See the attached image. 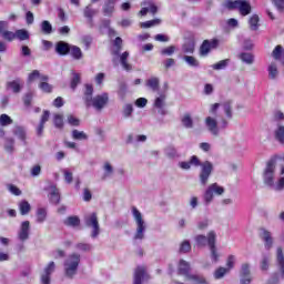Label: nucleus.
<instances>
[{
    "instance_id": "f8f14e48",
    "label": "nucleus",
    "mask_w": 284,
    "mask_h": 284,
    "mask_svg": "<svg viewBox=\"0 0 284 284\" xmlns=\"http://www.w3.org/2000/svg\"><path fill=\"white\" fill-rule=\"evenodd\" d=\"M109 101L110 95H108V93L98 94L93 98L91 106L94 108V110H98V112H101V110L108 105Z\"/></svg>"
},
{
    "instance_id": "774afa93",
    "label": "nucleus",
    "mask_w": 284,
    "mask_h": 284,
    "mask_svg": "<svg viewBox=\"0 0 284 284\" xmlns=\"http://www.w3.org/2000/svg\"><path fill=\"white\" fill-rule=\"evenodd\" d=\"M278 12H284V0H272Z\"/></svg>"
},
{
    "instance_id": "8fccbe9b",
    "label": "nucleus",
    "mask_w": 284,
    "mask_h": 284,
    "mask_svg": "<svg viewBox=\"0 0 284 284\" xmlns=\"http://www.w3.org/2000/svg\"><path fill=\"white\" fill-rule=\"evenodd\" d=\"M154 108H165V94H160L154 101Z\"/></svg>"
},
{
    "instance_id": "4c0bfd02",
    "label": "nucleus",
    "mask_w": 284,
    "mask_h": 284,
    "mask_svg": "<svg viewBox=\"0 0 284 284\" xmlns=\"http://www.w3.org/2000/svg\"><path fill=\"white\" fill-rule=\"evenodd\" d=\"M128 57H130V52L128 51L123 52L122 55L120 57V62L123 69L129 71V70H132V65L128 63Z\"/></svg>"
},
{
    "instance_id": "a878e982",
    "label": "nucleus",
    "mask_w": 284,
    "mask_h": 284,
    "mask_svg": "<svg viewBox=\"0 0 284 284\" xmlns=\"http://www.w3.org/2000/svg\"><path fill=\"white\" fill-rule=\"evenodd\" d=\"M196 48V42H194V40L189 39L185 40V42L182 45V52H184V54H194V50Z\"/></svg>"
},
{
    "instance_id": "c9c22d12",
    "label": "nucleus",
    "mask_w": 284,
    "mask_h": 284,
    "mask_svg": "<svg viewBox=\"0 0 284 284\" xmlns=\"http://www.w3.org/2000/svg\"><path fill=\"white\" fill-rule=\"evenodd\" d=\"M72 139L74 141H88V134L83 131L73 130L72 131Z\"/></svg>"
},
{
    "instance_id": "49530a36",
    "label": "nucleus",
    "mask_w": 284,
    "mask_h": 284,
    "mask_svg": "<svg viewBox=\"0 0 284 284\" xmlns=\"http://www.w3.org/2000/svg\"><path fill=\"white\" fill-rule=\"evenodd\" d=\"M13 121L12 118H10V115L3 113L0 115V125L2 128H6V125H12Z\"/></svg>"
},
{
    "instance_id": "7c9ffc66",
    "label": "nucleus",
    "mask_w": 284,
    "mask_h": 284,
    "mask_svg": "<svg viewBox=\"0 0 284 284\" xmlns=\"http://www.w3.org/2000/svg\"><path fill=\"white\" fill-rule=\"evenodd\" d=\"M19 210H20V214L22 216H26L27 214H30V210H32V206L28 201L23 200L19 203Z\"/></svg>"
},
{
    "instance_id": "f3484780",
    "label": "nucleus",
    "mask_w": 284,
    "mask_h": 284,
    "mask_svg": "<svg viewBox=\"0 0 284 284\" xmlns=\"http://www.w3.org/2000/svg\"><path fill=\"white\" fill-rule=\"evenodd\" d=\"M148 278H150V275H148L145 266H138L134 272L133 284H142L143 281H148Z\"/></svg>"
},
{
    "instance_id": "6ab92c4d",
    "label": "nucleus",
    "mask_w": 284,
    "mask_h": 284,
    "mask_svg": "<svg viewBox=\"0 0 284 284\" xmlns=\"http://www.w3.org/2000/svg\"><path fill=\"white\" fill-rule=\"evenodd\" d=\"M48 121H50V111L44 110L39 124L36 128V132H37V136H43V130L45 128V123H48Z\"/></svg>"
},
{
    "instance_id": "58836bf2",
    "label": "nucleus",
    "mask_w": 284,
    "mask_h": 284,
    "mask_svg": "<svg viewBox=\"0 0 284 284\" xmlns=\"http://www.w3.org/2000/svg\"><path fill=\"white\" fill-rule=\"evenodd\" d=\"M43 34H52V24L48 20H43L40 24Z\"/></svg>"
},
{
    "instance_id": "7ed1b4c3",
    "label": "nucleus",
    "mask_w": 284,
    "mask_h": 284,
    "mask_svg": "<svg viewBox=\"0 0 284 284\" xmlns=\"http://www.w3.org/2000/svg\"><path fill=\"white\" fill-rule=\"evenodd\" d=\"M190 264L185 260H180L178 266V274H180V276H185L186 281H193L194 284H207L203 275L190 274Z\"/></svg>"
},
{
    "instance_id": "72a5a7b5",
    "label": "nucleus",
    "mask_w": 284,
    "mask_h": 284,
    "mask_svg": "<svg viewBox=\"0 0 284 284\" xmlns=\"http://www.w3.org/2000/svg\"><path fill=\"white\" fill-rule=\"evenodd\" d=\"M277 264L281 270L282 278H284V255H283V248H277Z\"/></svg>"
},
{
    "instance_id": "338daca9",
    "label": "nucleus",
    "mask_w": 284,
    "mask_h": 284,
    "mask_svg": "<svg viewBox=\"0 0 284 284\" xmlns=\"http://www.w3.org/2000/svg\"><path fill=\"white\" fill-rule=\"evenodd\" d=\"M190 250H192V245L190 244V241H184L181 244L180 252H182L183 254H186V252H190Z\"/></svg>"
},
{
    "instance_id": "6e6552de",
    "label": "nucleus",
    "mask_w": 284,
    "mask_h": 284,
    "mask_svg": "<svg viewBox=\"0 0 284 284\" xmlns=\"http://www.w3.org/2000/svg\"><path fill=\"white\" fill-rule=\"evenodd\" d=\"M214 194H216L217 196H221L225 194V189L219 185V183H213L209 185L203 194L204 205H210V203L214 201Z\"/></svg>"
},
{
    "instance_id": "20e7f679",
    "label": "nucleus",
    "mask_w": 284,
    "mask_h": 284,
    "mask_svg": "<svg viewBox=\"0 0 284 284\" xmlns=\"http://www.w3.org/2000/svg\"><path fill=\"white\" fill-rule=\"evenodd\" d=\"M132 214H133V219L136 223L134 241H143V239H145V230H148L145 220H143V214H141V211H139V209H136V206H132Z\"/></svg>"
},
{
    "instance_id": "c756f323",
    "label": "nucleus",
    "mask_w": 284,
    "mask_h": 284,
    "mask_svg": "<svg viewBox=\"0 0 284 284\" xmlns=\"http://www.w3.org/2000/svg\"><path fill=\"white\" fill-rule=\"evenodd\" d=\"M69 54H71V57L75 59V61H80V59H83V51H81V48L77 45L70 47Z\"/></svg>"
},
{
    "instance_id": "0eeeda50",
    "label": "nucleus",
    "mask_w": 284,
    "mask_h": 284,
    "mask_svg": "<svg viewBox=\"0 0 284 284\" xmlns=\"http://www.w3.org/2000/svg\"><path fill=\"white\" fill-rule=\"evenodd\" d=\"M227 125H230V122H227L225 118H222L220 123L215 118H205V126L207 128L209 132L213 134V136H219L221 130H226Z\"/></svg>"
},
{
    "instance_id": "a18cd8bd",
    "label": "nucleus",
    "mask_w": 284,
    "mask_h": 284,
    "mask_svg": "<svg viewBox=\"0 0 284 284\" xmlns=\"http://www.w3.org/2000/svg\"><path fill=\"white\" fill-rule=\"evenodd\" d=\"M268 77L270 79H276L278 77V67L274 62L268 65Z\"/></svg>"
},
{
    "instance_id": "680f3d73",
    "label": "nucleus",
    "mask_w": 284,
    "mask_h": 284,
    "mask_svg": "<svg viewBox=\"0 0 284 284\" xmlns=\"http://www.w3.org/2000/svg\"><path fill=\"white\" fill-rule=\"evenodd\" d=\"M4 150L9 153L14 152V139H7V143L4 144Z\"/></svg>"
},
{
    "instance_id": "052dcab7",
    "label": "nucleus",
    "mask_w": 284,
    "mask_h": 284,
    "mask_svg": "<svg viewBox=\"0 0 284 284\" xmlns=\"http://www.w3.org/2000/svg\"><path fill=\"white\" fill-rule=\"evenodd\" d=\"M62 174L64 175L65 183H68V184L72 183L73 174L71 171H69L68 169H63Z\"/></svg>"
},
{
    "instance_id": "e2e57ef3",
    "label": "nucleus",
    "mask_w": 284,
    "mask_h": 284,
    "mask_svg": "<svg viewBox=\"0 0 284 284\" xmlns=\"http://www.w3.org/2000/svg\"><path fill=\"white\" fill-rule=\"evenodd\" d=\"M68 123L70 125H73V128H79V125H81V120H79V118H75L74 115H69Z\"/></svg>"
},
{
    "instance_id": "0e129e2a",
    "label": "nucleus",
    "mask_w": 284,
    "mask_h": 284,
    "mask_svg": "<svg viewBox=\"0 0 284 284\" xmlns=\"http://www.w3.org/2000/svg\"><path fill=\"white\" fill-rule=\"evenodd\" d=\"M132 112H134V106H132V104H125L123 108V115L128 119L132 116Z\"/></svg>"
},
{
    "instance_id": "a19ab883",
    "label": "nucleus",
    "mask_w": 284,
    "mask_h": 284,
    "mask_svg": "<svg viewBox=\"0 0 284 284\" xmlns=\"http://www.w3.org/2000/svg\"><path fill=\"white\" fill-rule=\"evenodd\" d=\"M183 60L185 61V63H187V65H190L191 68H199V65H201V63L196 60V58L192 57V55H184Z\"/></svg>"
},
{
    "instance_id": "dca6fc26",
    "label": "nucleus",
    "mask_w": 284,
    "mask_h": 284,
    "mask_svg": "<svg viewBox=\"0 0 284 284\" xmlns=\"http://www.w3.org/2000/svg\"><path fill=\"white\" fill-rule=\"evenodd\" d=\"M8 21H0V37L4 39V41H14L16 32L8 31Z\"/></svg>"
},
{
    "instance_id": "5701e85b",
    "label": "nucleus",
    "mask_w": 284,
    "mask_h": 284,
    "mask_svg": "<svg viewBox=\"0 0 284 284\" xmlns=\"http://www.w3.org/2000/svg\"><path fill=\"white\" fill-rule=\"evenodd\" d=\"M142 6H145V7H143V8L140 10L141 17H145V14H148V12H151V14H156V12H159V8H156V7L154 6V3H152L151 1H144V2H142Z\"/></svg>"
},
{
    "instance_id": "4468645a",
    "label": "nucleus",
    "mask_w": 284,
    "mask_h": 284,
    "mask_svg": "<svg viewBox=\"0 0 284 284\" xmlns=\"http://www.w3.org/2000/svg\"><path fill=\"white\" fill-rule=\"evenodd\" d=\"M216 48H219L217 39L204 40L200 47V54H201V57H207V54H210L211 50H216Z\"/></svg>"
},
{
    "instance_id": "09e8293b",
    "label": "nucleus",
    "mask_w": 284,
    "mask_h": 284,
    "mask_svg": "<svg viewBox=\"0 0 284 284\" xmlns=\"http://www.w3.org/2000/svg\"><path fill=\"white\" fill-rule=\"evenodd\" d=\"M248 23H250L251 30L253 31L258 30V16L257 14L252 16L251 19L248 20Z\"/></svg>"
},
{
    "instance_id": "39448f33",
    "label": "nucleus",
    "mask_w": 284,
    "mask_h": 284,
    "mask_svg": "<svg viewBox=\"0 0 284 284\" xmlns=\"http://www.w3.org/2000/svg\"><path fill=\"white\" fill-rule=\"evenodd\" d=\"M226 10H239L242 17H247L252 13V4L247 0H226L224 2Z\"/></svg>"
},
{
    "instance_id": "de8ad7c7",
    "label": "nucleus",
    "mask_w": 284,
    "mask_h": 284,
    "mask_svg": "<svg viewBox=\"0 0 284 284\" xmlns=\"http://www.w3.org/2000/svg\"><path fill=\"white\" fill-rule=\"evenodd\" d=\"M174 52H176V47L175 45H170V47H166V48L162 49L160 51V54L162 57H172V54H174Z\"/></svg>"
},
{
    "instance_id": "c85d7f7f",
    "label": "nucleus",
    "mask_w": 284,
    "mask_h": 284,
    "mask_svg": "<svg viewBox=\"0 0 284 284\" xmlns=\"http://www.w3.org/2000/svg\"><path fill=\"white\" fill-rule=\"evenodd\" d=\"M36 79H39L40 81H49V77L41 74V72H39V70H33L29 77H28V81L29 83H32V81H36Z\"/></svg>"
},
{
    "instance_id": "79ce46f5",
    "label": "nucleus",
    "mask_w": 284,
    "mask_h": 284,
    "mask_svg": "<svg viewBox=\"0 0 284 284\" xmlns=\"http://www.w3.org/2000/svg\"><path fill=\"white\" fill-rule=\"evenodd\" d=\"M209 239H210V233L207 234V236L197 235L195 236V243L199 247H205V245H207Z\"/></svg>"
},
{
    "instance_id": "cd10ccee",
    "label": "nucleus",
    "mask_w": 284,
    "mask_h": 284,
    "mask_svg": "<svg viewBox=\"0 0 284 284\" xmlns=\"http://www.w3.org/2000/svg\"><path fill=\"white\" fill-rule=\"evenodd\" d=\"M12 133L17 136V139L22 141V143H24V145H26V139H27L26 128L19 126V125L14 126L12 130Z\"/></svg>"
},
{
    "instance_id": "a211bd4d",
    "label": "nucleus",
    "mask_w": 284,
    "mask_h": 284,
    "mask_svg": "<svg viewBox=\"0 0 284 284\" xmlns=\"http://www.w3.org/2000/svg\"><path fill=\"white\" fill-rule=\"evenodd\" d=\"M260 239L264 241V245L266 250H272V246L274 245V239L272 237V232L261 229L260 230Z\"/></svg>"
},
{
    "instance_id": "b1692460",
    "label": "nucleus",
    "mask_w": 284,
    "mask_h": 284,
    "mask_svg": "<svg viewBox=\"0 0 284 284\" xmlns=\"http://www.w3.org/2000/svg\"><path fill=\"white\" fill-rule=\"evenodd\" d=\"M121 50H123V39L118 37L112 41L111 54L113 57H120Z\"/></svg>"
},
{
    "instance_id": "4d7b16f0",
    "label": "nucleus",
    "mask_w": 284,
    "mask_h": 284,
    "mask_svg": "<svg viewBox=\"0 0 284 284\" xmlns=\"http://www.w3.org/2000/svg\"><path fill=\"white\" fill-rule=\"evenodd\" d=\"M53 123H54V126L58 128V130H62V128H63V115L55 114Z\"/></svg>"
},
{
    "instance_id": "5fc2aeb1",
    "label": "nucleus",
    "mask_w": 284,
    "mask_h": 284,
    "mask_svg": "<svg viewBox=\"0 0 284 284\" xmlns=\"http://www.w3.org/2000/svg\"><path fill=\"white\" fill-rule=\"evenodd\" d=\"M227 63H230V60H221L220 62L212 65L213 70H225L227 68Z\"/></svg>"
},
{
    "instance_id": "bf43d9fd",
    "label": "nucleus",
    "mask_w": 284,
    "mask_h": 284,
    "mask_svg": "<svg viewBox=\"0 0 284 284\" xmlns=\"http://www.w3.org/2000/svg\"><path fill=\"white\" fill-rule=\"evenodd\" d=\"M39 88L40 90H42V92H47V93L52 92V85L48 83V81H41L39 84Z\"/></svg>"
},
{
    "instance_id": "f03ea898",
    "label": "nucleus",
    "mask_w": 284,
    "mask_h": 284,
    "mask_svg": "<svg viewBox=\"0 0 284 284\" xmlns=\"http://www.w3.org/2000/svg\"><path fill=\"white\" fill-rule=\"evenodd\" d=\"M191 165H194V168H201L199 179L201 185L205 186L207 185V181H210V176H212V172H214V165L210 161L201 162L199 160V156L192 155L190 159Z\"/></svg>"
},
{
    "instance_id": "2f4dec72",
    "label": "nucleus",
    "mask_w": 284,
    "mask_h": 284,
    "mask_svg": "<svg viewBox=\"0 0 284 284\" xmlns=\"http://www.w3.org/2000/svg\"><path fill=\"white\" fill-rule=\"evenodd\" d=\"M64 225H68L69 227H78V225H81V220L79 216H69L64 220Z\"/></svg>"
},
{
    "instance_id": "bb28decb",
    "label": "nucleus",
    "mask_w": 284,
    "mask_h": 284,
    "mask_svg": "<svg viewBox=\"0 0 284 284\" xmlns=\"http://www.w3.org/2000/svg\"><path fill=\"white\" fill-rule=\"evenodd\" d=\"M145 85H146V88L152 90V92H159V88L161 85V80H159V78H156V77H152L146 80Z\"/></svg>"
},
{
    "instance_id": "69168bd1",
    "label": "nucleus",
    "mask_w": 284,
    "mask_h": 284,
    "mask_svg": "<svg viewBox=\"0 0 284 284\" xmlns=\"http://www.w3.org/2000/svg\"><path fill=\"white\" fill-rule=\"evenodd\" d=\"M93 38L92 36H83L82 43L87 50H90V45H92Z\"/></svg>"
},
{
    "instance_id": "412c9836",
    "label": "nucleus",
    "mask_w": 284,
    "mask_h": 284,
    "mask_svg": "<svg viewBox=\"0 0 284 284\" xmlns=\"http://www.w3.org/2000/svg\"><path fill=\"white\" fill-rule=\"evenodd\" d=\"M70 48H71V45L65 41H58L55 43V52L60 57H65V55L70 54Z\"/></svg>"
},
{
    "instance_id": "4be33fe9",
    "label": "nucleus",
    "mask_w": 284,
    "mask_h": 284,
    "mask_svg": "<svg viewBox=\"0 0 284 284\" xmlns=\"http://www.w3.org/2000/svg\"><path fill=\"white\" fill-rule=\"evenodd\" d=\"M18 236L21 241H28V239H30V221H24L21 223Z\"/></svg>"
},
{
    "instance_id": "e433bc0d",
    "label": "nucleus",
    "mask_w": 284,
    "mask_h": 284,
    "mask_svg": "<svg viewBox=\"0 0 284 284\" xmlns=\"http://www.w3.org/2000/svg\"><path fill=\"white\" fill-rule=\"evenodd\" d=\"M16 39H19V41H28L30 33L26 29H19L16 31Z\"/></svg>"
},
{
    "instance_id": "6e6d98bb",
    "label": "nucleus",
    "mask_w": 284,
    "mask_h": 284,
    "mask_svg": "<svg viewBox=\"0 0 284 284\" xmlns=\"http://www.w3.org/2000/svg\"><path fill=\"white\" fill-rule=\"evenodd\" d=\"M227 272H230L227 268L219 267L214 272V278H216V280L223 278V276H225V274H227Z\"/></svg>"
},
{
    "instance_id": "2eb2a0df",
    "label": "nucleus",
    "mask_w": 284,
    "mask_h": 284,
    "mask_svg": "<svg viewBox=\"0 0 284 284\" xmlns=\"http://www.w3.org/2000/svg\"><path fill=\"white\" fill-rule=\"evenodd\" d=\"M97 14H99V9H94L92 4H89L83 9V17H85L87 23L91 28H94V17H97Z\"/></svg>"
},
{
    "instance_id": "c03bdc74",
    "label": "nucleus",
    "mask_w": 284,
    "mask_h": 284,
    "mask_svg": "<svg viewBox=\"0 0 284 284\" xmlns=\"http://www.w3.org/2000/svg\"><path fill=\"white\" fill-rule=\"evenodd\" d=\"M240 276L241 278H252V275L250 274V264H242Z\"/></svg>"
},
{
    "instance_id": "1a4fd4ad",
    "label": "nucleus",
    "mask_w": 284,
    "mask_h": 284,
    "mask_svg": "<svg viewBox=\"0 0 284 284\" xmlns=\"http://www.w3.org/2000/svg\"><path fill=\"white\" fill-rule=\"evenodd\" d=\"M84 223L87 227H92L91 239H97L101 234V227L99 226V217L97 213L85 215Z\"/></svg>"
},
{
    "instance_id": "393cba45",
    "label": "nucleus",
    "mask_w": 284,
    "mask_h": 284,
    "mask_svg": "<svg viewBox=\"0 0 284 284\" xmlns=\"http://www.w3.org/2000/svg\"><path fill=\"white\" fill-rule=\"evenodd\" d=\"M49 201L53 205H59V203H61V193L59 192V189H57V186H51V191L49 193Z\"/></svg>"
},
{
    "instance_id": "3c124183",
    "label": "nucleus",
    "mask_w": 284,
    "mask_h": 284,
    "mask_svg": "<svg viewBox=\"0 0 284 284\" xmlns=\"http://www.w3.org/2000/svg\"><path fill=\"white\" fill-rule=\"evenodd\" d=\"M164 152L169 159H176V156H179V153L174 146H168Z\"/></svg>"
},
{
    "instance_id": "603ef678",
    "label": "nucleus",
    "mask_w": 284,
    "mask_h": 284,
    "mask_svg": "<svg viewBox=\"0 0 284 284\" xmlns=\"http://www.w3.org/2000/svg\"><path fill=\"white\" fill-rule=\"evenodd\" d=\"M75 250H78L79 252H90L92 250V244L78 243L75 245Z\"/></svg>"
},
{
    "instance_id": "13d9d810",
    "label": "nucleus",
    "mask_w": 284,
    "mask_h": 284,
    "mask_svg": "<svg viewBox=\"0 0 284 284\" xmlns=\"http://www.w3.org/2000/svg\"><path fill=\"white\" fill-rule=\"evenodd\" d=\"M79 83H81V74L73 73V77L71 79V88L73 90H77V85H79Z\"/></svg>"
},
{
    "instance_id": "ddd939ff",
    "label": "nucleus",
    "mask_w": 284,
    "mask_h": 284,
    "mask_svg": "<svg viewBox=\"0 0 284 284\" xmlns=\"http://www.w3.org/2000/svg\"><path fill=\"white\" fill-rule=\"evenodd\" d=\"M57 270V264L54 262H50L41 273L40 282L41 284H50L51 283V276L54 274V271Z\"/></svg>"
},
{
    "instance_id": "ea45409f",
    "label": "nucleus",
    "mask_w": 284,
    "mask_h": 284,
    "mask_svg": "<svg viewBox=\"0 0 284 284\" xmlns=\"http://www.w3.org/2000/svg\"><path fill=\"white\" fill-rule=\"evenodd\" d=\"M275 139L284 145V125H278L277 129L275 130Z\"/></svg>"
},
{
    "instance_id": "864d4df0",
    "label": "nucleus",
    "mask_w": 284,
    "mask_h": 284,
    "mask_svg": "<svg viewBox=\"0 0 284 284\" xmlns=\"http://www.w3.org/2000/svg\"><path fill=\"white\" fill-rule=\"evenodd\" d=\"M161 23L160 19H154L140 23V28H153V26H159Z\"/></svg>"
},
{
    "instance_id": "9d476101",
    "label": "nucleus",
    "mask_w": 284,
    "mask_h": 284,
    "mask_svg": "<svg viewBox=\"0 0 284 284\" xmlns=\"http://www.w3.org/2000/svg\"><path fill=\"white\" fill-rule=\"evenodd\" d=\"M207 245L211 252L212 263H219V257L221 255L219 254V250H216V232L214 231L209 232Z\"/></svg>"
},
{
    "instance_id": "9b49d317",
    "label": "nucleus",
    "mask_w": 284,
    "mask_h": 284,
    "mask_svg": "<svg viewBox=\"0 0 284 284\" xmlns=\"http://www.w3.org/2000/svg\"><path fill=\"white\" fill-rule=\"evenodd\" d=\"M222 106L224 114L226 115L227 119H232L233 113H232V101H226L221 103H214L211 105L210 112L216 116V112L219 111V108Z\"/></svg>"
},
{
    "instance_id": "473e14b6",
    "label": "nucleus",
    "mask_w": 284,
    "mask_h": 284,
    "mask_svg": "<svg viewBox=\"0 0 284 284\" xmlns=\"http://www.w3.org/2000/svg\"><path fill=\"white\" fill-rule=\"evenodd\" d=\"M37 223H44L45 219H48V211L44 207H39L36 213Z\"/></svg>"
},
{
    "instance_id": "aec40b11",
    "label": "nucleus",
    "mask_w": 284,
    "mask_h": 284,
    "mask_svg": "<svg viewBox=\"0 0 284 284\" xmlns=\"http://www.w3.org/2000/svg\"><path fill=\"white\" fill-rule=\"evenodd\" d=\"M23 80L21 79H16L12 81L7 82V90H11L13 94H19L21 90H23Z\"/></svg>"
},
{
    "instance_id": "f704fd0d",
    "label": "nucleus",
    "mask_w": 284,
    "mask_h": 284,
    "mask_svg": "<svg viewBox=\"0 0 284 284\" xmlns=\"http://www.w3.org/2000/svg\"><path fill=\"white\" fill-rule=\"evenodd\" d=\"M182 125H184L187 130L194 128V120H192V115H190V113L182 116Z\"/></svg>"
},
{
    "instance_id": "f257e3e1",
    "label": "nucleus",
    "mask_w": 284,
    "mask_h": 284,
    "mask_svg": "<svg viewBox=\"0 0 284 284\" xmlns=\"http://www.w3.org/2000/svg\"><path fill=\"white\" fill-rule=\"evenodd\" d=\"M276 170V160L271 159L267 164L266 169L264 171V183L265 185H268L272 190H275V192H283L284 190V166H282L280 180L276 184H274V171Z\"/></svg>"
},
{
    "instance_id": "423d86ee",
    "label": "nucleus",
    "mask_w": 284,
    "mask_h": 284,
    "mask_svg": "<svg viewBox=\"0 0 284 284\" xmlns=\"http://www.w3.org/2000/svg\"><path fill=\"white\" fill-rule=\"evenodd\" d=\"M79 263H81V255L73 253L64 261V274L68 278H74L79 270Z\"/></svg>"
},
{
    "instance_id": "37998d69",
    "label": "nucleus",
    "mask_w": 284,
    "mask_h": 284,
    "mask_svg": "<svg viewBox=\"0 0 284 284\" xmlns=\"http://www.w3.org/2000/svg\"><path fill=\"white\" fill-rule=\"evenodd\" d=\"M240 59L248 65H252V63H254V55L252 53L243 52L240 54Z\"/></svg>"
}]
</instances>
